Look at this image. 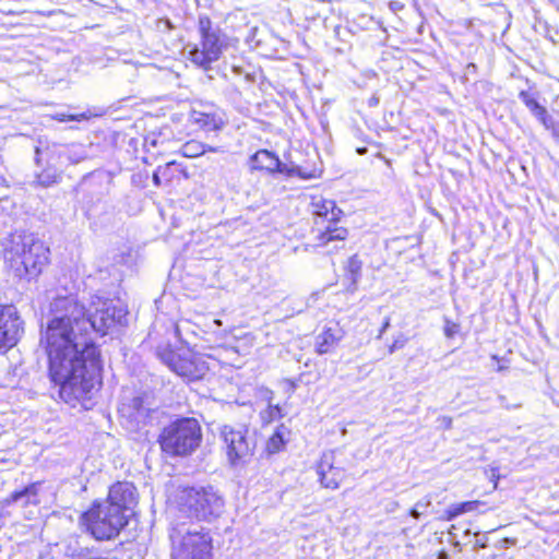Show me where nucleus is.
Segmentation results:
<instances>
[{
	"mask_svg": "<svg viewBox=\"0 0 559 559\" xmlns=\"http://www.w3.org/2000/svg\"><path fill=\"white\" fill-rule=\"evenodd\" d=\"M397 507H399V503H397V502H395V501H394V502H392V506H391V509H392V510L396 509Z\"/></svg>",
	"mask_w": 559,
	"mask_h": 559,
	"instance_id": "nucleus-41",
	"label": "nucleus"
},
{
	"mask_svg": "<svg viewBox=\"0 0 559 559\" xmlns=\"http://www.w3.org/2000/svg\"><path fill=\"white\" fill-rule=\"evenodd\" d=\"M347 271L352 275V282L356 283L361 271V261L357 255H353L347 261Z\"/></svg>",
	"mask_w": 559,
	"mask_h": 559,
	"instance_id": "nucleus-24",
	"label": "nucleus"
},
{
	"mask_svg": "<svg viewBox=\"0 0 559 559\" xmlns=\"http://www.w3.org/2000/svg\"><path fill=\"white\" fill-rule=\"evenodd\" d=\"M415 506L418 509H426L431 506V498L427 496L423 500H419Z\"/></svg>",
	"mask_w": 559,
	"mask_h": 559,
	"instance_id": "nucleus-33",
	"label": "nucleus"
},
{
	"mask_svg": "<svg viewBox=\"0 0 559 559\" xmlns=\"http://www.w3.org/2000/svg\"><path fill=\"white\" fill-rule=\"evenodd\" d=\"M24 332V322L13 305H0V350L16 345Z\"/></svg>",
	"mask_w": 559,
	"mask_h": 559,
	"instance_id": "nucleus-14",
	"label": "nucleus"
},
{
	"mask_svg": "<svg viewBox=\"0 0 559 559\" xmlns=\"http://www.w3.org/2000/svg\"><path fill=\"white\" fill-rule=\"evenodd\" d=\"M91 534L98 540L116 537L128 523V515L105 502L94 506L83 515Z\"/></svg>",
	"mask_w": 559,
	"mask_h": 559,
	"instance_id": "nucleus-8",
	"label": "nucleus"
},
{
	"mask_svg": "<svg viewBox=\"0 0 559 559\" xmlns=\"http://www.w3.org/2000/svg\"><path fill=\"white\" fill-rule=\"evenodd\" d=\"M288 429L281 425L276 428L275 432L270 437L266 443V450L269 453H276L281 451L287 440Z\"/></svg>",
	"mask_w": 559,
	"mask_h": 559,
	"instance_id": "nucleus-21",
	"label": "nucleus"
},
{
	"mask_svg": "<svg viewBox=\"0 0 559 559\" xmlns=\"http://www.w3.org/2000/svg\"><path fill=\"white\" fill-rule=\"evenodd\" d=\"M404 346V342L394 341V343L389 347V353L393 354L396 348H401Z\"/></svg>",
	"mask_w": 559,
	"mask_h": 559,
	"instance_id": "nucleus-35",
	"label": "nucleus"
},
{
	"mask_svg": "<svg viewBox=\"0 0 559 559\" xmlns=\"http://www.w3.org/2000/svg\"><path fill=\"white\" fill-rule=\"evenodd\" d=\"M310 205L314 216L328 222L325 228L317 235L316 246L326 248L333 242L334 246L329 249V252L343 249L348 236L347 228L337 225V222L343 215V211L336 206L333 200L325 199L321 195L312 197Z\"/></svg>",
	"mask_w": 559,
	"mask_h": 559,
	"instance_id": "nucleus-7",
	"label": "nucleus"
},
{
	"mask_svg": "<svg viewBox=\"0 0 559 559\" xmlns=\"http://www.w3.org/2000/svg\"><path fill=\"white\" fill-rule=\"evenodd\" d=\"M252 168L281 173L287 176H298L302 179L316 178V171H305L300 166L283 164L280 158L267 150H260L251 157Z\"/></svg>",
	"mask_w": 559,
	"mask_h": 559,
	"instance_id": "nucleus-15",
	"label": "nucleus"
},
{
	"mask_svg": "<svg viewBox=\"0 0 559 559\" xmlns=\"http://www.w3.org/2000/svg\"><path fill=\"white\" fill-rule=\"evenodd\" d=\"M55 119L58 120V121H82V120H85L87 119V115L86 114H80V115H66V114H57L55 116Z\"/></svg>",
	"mask_w": 559,
	"mask_h": 559,
	"instance_id": "nucleus-29",
	"label": "nucleus"
},
{
	"mask_svg": "<svg viewBox=\"0 0 559 559\" xmlns=\"http://www.w3.org/2000/svg\"><path fill=\"white\" fill-rule=\"evenodd\" d=\"M439 427H442L444 429H450L452 427V418L449 416H440L437 419Z\"/></svg>",
	"mask_w": 559,
	"mask_h": 559,
	"instance_id": "nucleus-32",
	"label": "nucleus"
},
{
	"mask_svg": "<svg viewBox=\"0 0 559 559\" xmlns=\"http://www.w3.org/2000/svg\"><path fill=\"white\" fill-rule=\"evenodd\" d=\"M525 106L543 123V126H549L550 116L546 108L538 104L535 97H533Z\"/></svg>",
	"mask_w": 559,
	"mask_h": 559,
	"instance_id": "nucleus-23",
	"label": "nucleus"
},
{
	"mask_svg": "<svg viewBox=\"0 0 559 559\" xmlns=\"http://www.w3.org/2000/svg\"><path fill=\"white\" fill-rule=\"evenodd\" d=\"M477 502L476 501H467V502H461L456 504H452L447 511V520L451 521L455 519L456 516L474 511L476 508Z\"/></svg>",
	"mask_w": 559,
	"mask_h": 559,
	"instance_id": "nucleus-22",
	"label": "nucleus"
},
{
	"mask_svg": "<svg viewBox=\"0 0 559 559\" xmlns=\"http://www.w3.org/2000/svg\"><path fill=\"white\" fill-rule=\"evenodd\" d=\"M409 515H411V516H413L414 519H419V516H420L419 509L415 506V507L409 511Z\"/></svg>",
	"mask_w": 559,
	"mask_h": 559,
	"instance_id": "nucleus-37",
	"label": "nucleus"
},
{
	"mask_svg": "<svg viewBox=\"0 0 559 559\" xmlns=\"http://www.w3.org/2000/svg\"><path fill=\"white\" fill-rule=\"evenodd\" d=\"M201 427L194 418H179L167 425L159 443L164 452L170 455H189L200 445Z\"/></svg>",
	"mask_w": 559,
	"mask_h": 559,
	"instance_id": "nucleus-5",
	"label": "nucleus"
},
{
	"mask_svg": "<svg viewBox=\"0 0 559 559\" xmlns=\"http://www.w3.org/2000/svg\"><path fill=\"white\" fill-rule=\"evenodd\" d=\"M175 162H169L165 164L164 166H158L157 169L153 174V182L155 186H160V177L166 176V171L171 169L173 166H175Z\"/></svg>",
	"mask_w": 559,
	"mask_h": 559,
	"instance_id": "nucleus-25",
	"label": "nucleus"
},
{
	"mask_svg": "<svg viewBox=\"0 0 559 559\" xmlns=\"http://www.w3.org/2000/svg\"><path fill=\"white\" fill-rule=\"evenodd\" d=\"M221 435L225 443L227 459L233 466L246 464L251 459L255 443L248 436L247 428L225 425Z\"/></svg>",
	"mask_w": 559,
	"mask_h": 559,
	"instance_id": "nucleus-12",
	"label": "nucleus"
},
{
	"mask_svg": "<svg viewBox=\"0 0 559 559\" xmlns=\"http://www.w3.org/2000/svg\"><path fill=\"white\" fill-rule=\"evenodd\" d=\"M357 152H358V154L362 155L367 152V148L366 147L358 148Z\"/></svg>",
	"mask_w": 559,
	"mask_h": 559,
	"instance_id": "nucleus-39",
	"label": "nucleus"
},
{
	"mask_svg": "<svg viewBox=\"0 0 559 559\" xmlns=\"http://www.w3.org/2000/svg\"><path fill=\"white\" fill-rule=\"evenodd\" d=\"M222 150L219 147H213L211 145H202V154L205 152H221Z\"/></svg>",
	"mask_w": 559,
	"mask_h": 559,
	"instance_id": "nucleus-36",
	"label": "nucleus"
},
{
	"mask_svg": "<svg viewBox=\"0 0 559 559\" xmlns=\"http://www.w3.org/2000/svg\"><path fill=\"white\" fill-rule=\"evenodd\" d=\"M171 559H211V537L197 524L181 523L170 533Z\"/></svg>",
	"mask_w": 559,
	"mask_h": 559,
	"instance_id": "nucleus-4",
	"label": "nucleus"
},
{
	"mask_svg": "<svg viewBox=\"0 0 559 559\" xmlns=\"http://www.w3.org/2000/svg\"><path fill=\"white\" fill-rule=\"evenodd\" d=\"M317 474L323 487L330 489L338 488L345 477V471L334 465V453L325 452L317 467Z\"/></svg>",
	"mask_w": 559,
	"mask_h": 559,
	"instance_id": "nucleus-17",
	"label": "nucleus"
},
{
	"mask_svg": "<svg viewBox=\"0 0 559 559\" xmlns=\"http://www.w3.org/2000/svg\"><path fill=\"white\" fill-rule=\"evenodd\" d=\"M39 486L40 483H33L20 491L12 492L8 498H5L2 501V506L7 507L10 506L11 503H15L19 501H23L22 504L24 507L28 504H38L39 500L37 499V496Z\"/></svg>",
	"mask_w": 559,
	"mask_h": 559,
	"instance_id": "nucleus-19",
	"label": "nucleus"
},
{
	"mask_svg": "<svg viewBox=\"0 0 559 559\" xmlns=\"http://www.w3.org/2000/svg\"><path fill=\"white\" fill-rule=\"evenodd\" d=\"M63 155H67V152H66V151H62V152L60 153V156H63Z\"/></svg>",
	"mask_w": 559,
	"mask_h": 559,
	"instance_id": "nucleus-43",
	"label": "nucleus"
},
{
	"mask_svg": "<svg viewBox=\"0 0 559 559\" xmlns=\"http://www.w3.org/2000/svg\"><path fill=\"white\" fill-rule=\"evenodd\" d=\"M547 130H550L555 140L559 143V124L554 121L550 117L549 126H544Z\"/></svg>",
	"mask_w": 559,
	"mask_h": 559,
	"instance_id": "nucleus-31",
	"label": "nucleus"
},
{
	"mask_svg": "<svg viewBox=\"0 0 559 559\" xmlns=\"http://www.w3.org/2000/svg\"><path fill=\"white\" fill-rule=\"evenodd\" d=\"M179 503L183 511L199 520L217 518L224 508L222 496L212 486L185 488Z\"/></svg>",
	"mask_w": 559,
	"mask_h": 559,
	"instance_id": "nucleus-9",
	"label": "nucleus"
},
{
	"mask_svg": "<svg viewBox=\"0 0 559 559\" xmlns=\"http://www.w3.org/2000/svg\"><path fill=\"white\" fill-rule=\"evenodd\" d=\"M342 332L340 330L334 329H325L316 337V349L317 352L322 354H328L332 352L342 340Z\"/></svg>",
	"mask_w": 559,
	"mask_h": 559,
	"instance_id": "nucleus-20",
	"label": "nucleus"
},
{
	"mask_svg": "<svg viewBox=\"0 0 559 559\" xmlns=\"http://www.w3.org/2000/svg\"><path fill=\"white\" fill-rule=\"evenodd\" d=\"M119 412L126 428L130 431H138L148 424L155 407L147 395H142L134 396L130 402L123 403Z\"/></svg>",
	"mask_w": 559,
	"mask_h": 559,
	"instance_id": "nucleus-13",
	"label": "nucleus"
},
{
	"mask_svg": "<svg viewBox=\"0 0 559 559\" xmlns=\"http://www.w3.org/2000/svg\"><path fill=\"white\" fill-rule=\"evenodd\" d=\"M41 343L51 353L55 365H59L61 350L72 346H95L86 336L85 308L74 296H57L44 314Z\"/></svg>",
	"mask_w": 559,
	"mask_h": 559,
	"instance_id": "nucleus-2",
	"label": "nucleus"
},
{
	"mask_svg": "<svg viewBox=\"0 0 559 559\" xmlns=\"http://www.w3.org/2000/svg\"><path fill=\"white\" fill-rule=\"evenodd\" d=\"M202 145L197 142L187 143L183 146V155L188 157H195L202 154Z\"/></svg>",
	"mask_w": 559,
	"mask_h": 559,
	"instance_id": "nucleus-27",
	"label": "nucleus"
},
{
	"mask_svg": "<svg viewBox=\"0 0 559 559\" xmlns=\"http://www.w3.org/2000/svg\"><path fill=\"white\" fill-rule=\"evenodd\" d=\"M128 310L119 301L95 296L85 310L86 332L94 330L105 335L109 329L127 323Z\"/></svg>",
	"mask_w": 559,
	"mask_h": 559,
	"instance_id": "nucleus-10",
	"label": "nucleus"
},
{
	"mask_svg": "<svg viewBox=\"0 0 559 559\" xmlns=\"http://www.w3.org/2000/svg\"><path fill=\"white\" fill-rule=\"evenodd\" d=\"M136 488L128 481H118L114 484L108 492L105 503L110 507H117L119 511L127 512L136 504Z\"/></svg>",
	"mask_w": 559,
	"mask_h": 559,
	"instance_id": "nucleus-16",
	"label": "nucleus"
},
{
	"mask_svg": "<svg viewBox=\"0 0 559 559\" xmlns=\"http://www.w3.org/2000/svg\"><path fill=\"white\" fill-rule=\"evenodd\" d=\"M200 41L187 45L189 60L203 70H210L226 47L225 35L218 27H214L211 20L203 15L199 17Z\"/></svg>",
	"mask_w": 559,
	"mask_h": 559,
	"instance_id": "nucleus-6",
	"label": "nucleus"
},
{
	"mask_svg": "<svg viewBox=\"0 0 559 559\" xmlns=\"http://www.w3.org/2000/svg\"><path fill=\"white\" fill-rule=\"evenodd\" d=\"M10 253L16 264L15 275L33 278L49 262V248L34 234H16L12 237Z\"/></svg>",
	"mask_w": 559,
	"mask_h": 559,
	"instance_id": "nucleus-3",
	"label": "nucleus"
},
{
	"mask_svg": "<svg viewBox=\"0 0 559 559\" xmlns=\"http://www.w3.org/2000/svg\"><path fill=\"white\" fill-rule=\"evenodd\" d=\"M389 326H390V321H389V319H386V320L384 321V323H383V325H382L381 330H380L379 337H381V336H382V334L385 332V330H386Z\"/></svg>",
	"mask_w": 559,
	"mask_h": 559,
	"instance_id": "nucleus-38",
	"label": "nucleus"
},
{
	"mask_svg": "<svg viewBox=\"0 0 559 559\" xmlns=\"http://www.w3.org/2000/svg\"><path fill=\"white\" fill-rule=\"evenodd\" d=\"M58 175L56 174V171H44L41 173L40 175H38V182L44 186V187H48L50 186L51 183H55L58 179Z\"/></svg>",
	"mask_w": 559,
	"mask_h": 559,
	"instance_id": "nucleus-28",
	"label": "nucleus"
},
{
	"mask_svg": "<svg viewBox=\"0 0 559 559\" xmlns=\"http://www.w3.org/2000/svg\"><path fill=\"white\" fill-rule=\"evenodd\" d=\"M164 177L167 178L168 180L171 178L170 169L168 171H166V176H164Z\"/></svg>",
	"mask_w": 559,
	"mask_h": 559,
	"instance_id": "nucleus-40",
	"label": "nucleus"
},
{
	"mask_svg": "<svg viewBox=\"0 0 559 559\" xmlns=\"http://www.w3.org/2000/svg\"><path fill=\"white\" fill-rule=\"evenodd\" d=\"M281 408L278 406L269 405V408L265 413H262V418L269 421L281 417Z\"/></svg>",
	"mask_w": 559,
	"mask_h": 559,
	"instance_id": "nucleus-30",
	"label": "nucleus"
},
{
	"mask_svg": "<svg viewBox=\"0 0 559 559\" xmlns=\"http://www.w3.org/2000/svg\"><path fill=\"white\" fill-rule=\"evenodd\" d=\"M443 332L448 338H452L460 332V325L457 323L449 320L448 318H445Z\"/></svg>",
	"mask_w": 559,
	"mask_h": 559,
	"instance_id": "nucleus-26",
	"label": "nucleus"
},
{
	"mask_svg": "<svg viewBox=\"0 0 559 559\" xmlns=\"http://www.w3.org/2000/svg\"><path fill=\"white\" fill-rule=\"evenodd\" d=\"M49 376L60 386V397L71 406L78 403L86 407L100 380L99 352L96 346H75L61 350L59 365H55L51 353H48Z\"/></svg>",
	"mask_w": 559,
	"mask_h": 559,
	"instance_id": "nucleus-1",
	"label": "nucleus"
},
{
	"mask_svg": "<svg viewBox=\"0 0 559 559\" xmlns=\"http://www.w3.org/2000/svg\"><path fill=\"white\" fill-rule=\"evenodd\" d=\"M189 120L204 131H217L225 126L224 114L215 108H194L189 115Z\"/></svg>",
	"mask_w": 559,
	"mask_h": 559,
	"instance_id": "nucleus-18",
	"label": "nucleus"
},
{
	"mask_svg": "<svg viewBox=\"0 0 559 559\" xmlns=\"http://www.w3.org/2000/svg\"><path fill=\"white\" fill-rule=\"evenodd\" d=\"M534 96L531 95L528 92L521 91L519 94V98L526 105Z\"/></svg>",
	"mask_w": 559,
	"mask_h": 559,
	"instance_id": "nucleus-34",
	"label": "nucleus"
},
{
	"mask_svg": "<svg viewBox=\"0 0 559 559\" xmlns=\"http://www.w3.org/2000/svg\"><path fill=\"white\" fill-rule=\"evenodd\" d=\"M157 355L171 371L188 381L202 379L209 370L204 358L188 348H159Z\"/></svg>",
	"mask_w": 559,
	"mask_h": 559,
	"instance_id": "nucleus-11",
	"label": "nucleus"
},
{
	"mask_svg": "<svg viewBox=\"0 0 559 559\" xmlns=\"http://www.w3.org/2000/svg\"><path fill=\"white\" fill-rule=\"evenodd\" d=\"M502 543H504V544H509V539H508V538H504V539L502 540Z\"/></svg>",
	"mask_w": 559,
	"mask_h": 559,
	"instance_id": "nucleus-42",
	"label": "nucleus"
}]
</instances>
